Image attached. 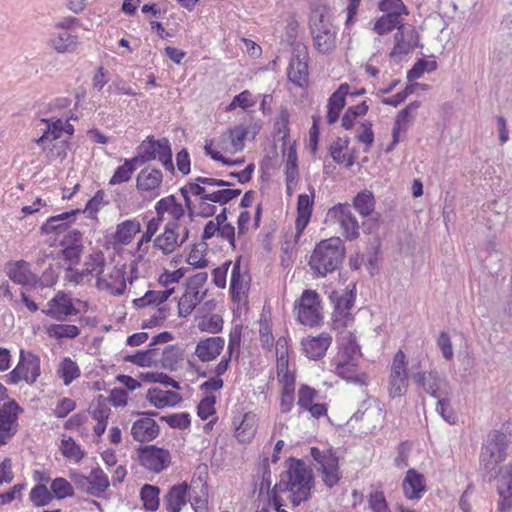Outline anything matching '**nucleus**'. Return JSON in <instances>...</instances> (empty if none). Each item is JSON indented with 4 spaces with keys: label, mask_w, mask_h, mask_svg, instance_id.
Here are the masks:
<instances>
[{
    "label": "nucleus",
    "mask_w": 512,
    "mask_h": 512,
    "mask_svg": "<svg viewBox=\"0 0 512 512\" xmlns=\"http://www.w3.org/2000/svg\"><path fill=\"white\" fill-rule=\"evenodd\" d=\"M314 486L312 470L302 460L290 459L288 469L281 473L280 481L275 484L279 492H290L294 506L310 498Z\"/></svg>",
    "instance_id": "f257e3e1"
},
{
    "label": "nucleus",
    "mask_w": 512,
    "mask_h": 512,
    "mask_svg": "<svg viewBox=\"0 0 512 512\" xmlns=\"http://www.w3.org/2000/svg\"><path fill=\"white\" fill-rule=\"evenodd\" d=\"M345 257V246L339 237H331L320 241L314 248L309 266L318 277L336 271Z\"/></svg>",
    "instance_id": "f03ea898"
},
{
    "label": "nucleus",
    "mask_w": 512,
    "mask_h": 512,
    "mask_svg": "<svg viewBox=\"0 0 512 512\" xmlns=\"http://www.w3.org/2000/svg\"><path fill=\"white\" fill-rule=\"evenodd\" d=\"M309 29L314 48L321 54H330L336 48V30L331 23L325 6L311 10Z\"/></svg>",
    "instance_id": "7ed1b4c3"
},
{
    "label": "nucleus",
    "mask_w": 512,
    "mask_h": 512,
    "mask_svg": "<svg viewBox=\"0 0 512 512\" xmlns=\"http://www.w3.org/2000/svg\"><path fill=\"white\" fill-rule=\"evenodd\" d=\"M508 439L504 432L491 431L486 438L480 452V470L484 476L491 479L493 471L507 456Z\"/></svg>",
    "instance_id": "20e7f679"
},
{
    "label": "nucleus",
    "mask_w": 512,
    "mask_h": 512,
    "mask_svg": "<svg viewBox=\"0 0 512 512\" xmlns=\"http://www.w3.org/2000/svg\"><path fill=\"white\" fill-rule=\"evenodd\" d=\"M360 358L359 348L353 344L346 346L338 355L335 373L343 380L356 385H366L367 375L360 372L358 362Z\"/></svg>",
    "instance_id": "39448f33"
},
{
    "label": "nucleus",
    "mask_w": 512,
    "mask_h": 512,
    "mask_svg": "<svg viewBox=\"0 0 512 512\" xmlns=\"http://www.w3.org/2000/svg\"><path fill=\"white\" fill-rule=\"evenodd\" d=\"M7 275L13 282L24 286L49 287L56 283L53 273L46 270L41 277H38L30 271L29 263L24 260L8 263Z\"/></svg>",
    "instance_id": "423d86ee"
},
{
    "label": "nucleus",
    "mask_w": 512,
    "mask_h": 512,
    "mask_svg": "<svg viewBox=\"0 0 512 512\" xmlns=\"http://www.w3.org/2000/svg\"><path fill=\"white\" fill-rule=\"evenodd\" d=\"M327 219L340 226L341 234L346 240L353 241L359 238L360 225L350 204L339 203L331 207L327 212Z\"/></svg>",
    "instance_id": "0eeeda50"
},
{
    "label": "nucleus",
    "mask_w": 512,
    "mask_h": 512,
    "mask_svg": "<svg viewBox=\"0 0 512 512\" xmlns=\"http://www.w3.org/2000/svg\"><path fill=\"white\" fill-rule=\"evenodd\" d=\"M408 371L406 355L398 350L393 358L388 381V392L392 398L403 397L408 390Z\"/></svg>",
    "instance_id": "6e6552de"
},
{
    "label": "nucleus",
    "mask_w": 512,
    "mask_h": 512,
    "mask_svg": "<svg viewBox=\"0 0 512 512\" xmlns=\"http://www.w3.org/2000/svg\"><path fill=\"white\" fill-rule=\"evenodd\" d=\"M298 320L306 326H317L322 321L320 296L314 290H304L300 299L296 302Z\"/></svg>",
    "instance_id": "1a4fd4ad"
},
{
    "label": "nucleus",
    "mask_w": 512,
    "mask_h": 512,
    "mask_svg": "<svg viewBox=\"0 0 512 512\" xmlns=\"http://www.w3.org/2000/svg\"><path fill=\"white\" fill-rule=\"evenodd\" d=\"M40 376V359L37 355L24 350L20 351L19 362L17 366L9 373L7 382L18 384L25 381L32 385Z\"/></svg>",
    "instance_id": "9d476101"
},
{
    "label": "nucleus",
    "mask_w": 512,
    "mask_h": 512,
    "mask_svg": "<svg viewBox=\"0 0 512 512\" xmlns=\"http://www.w3.org/2000/svg\"><path fill=\"white\" fill-rule=\"evenodd\" d=\"M411 378L420 389L435 399L451 396L449 382L437 371H416L411 373Z\"/></svg>",
    "instance_id": "9b49d317"
},
{
    "label": "nucleus",
    "mask_w": 512,
    "mask_h": 512,
    "mask_svg": "<svg viewBox=\"0 0 512 512\" xmlns=\"http://www.w3.org/2000/svg\"><path fill=\"white\" fill-rule=\"evenodd\" d=\"M292 57L288 66V79L299 87L308 81V49L302 42L292 43Z\"/></svg>",
    "instance_id": "f8f14e48"
},
{
    "label": "nucleus",
    "mask_w": 512,
    "mask_h": 512,
    "mask_svg": "<svg viewBox=\"0 0 512 512\" xmlns=\"http://www.w3.org/2000/svg\"><path fill=\"white\" fill-rule=\"evenodd\" d=\"M138 454L141 465L156 473L166 469L171 462L169 451L154 445L139 448Z\"/></svg>",
    "instance_id": "ddd939ff"
},
{
    "label": "nucleus",
    "mask_w": 512,
    "mask_h": 512,
    "mask_svg": "<svg viewBox=\"0 0 512 512\" xmlns=\"http://www.w3.org/2000/svg\"><path fill=\"white\" fill-rule=\"evenodd\" d=\"M495 478L499 495L497 510L508 512L512 508V466H502Z\"/></svg>",
    "instance_id": "4468645a"
},
{
    "label": "nucleus",
    "mask_w": 512,
    "mask_h": 512,
    "mask_svg": "<svg viewBox=\"0 0 512 512\" xmlns=\"http://www.w3.org/2000/svg\"><path fill=\"white\" fill-rule=\"evenodd\" d=\"M42 312L57 321H64L68 316L78 314L72 299L64 292H58L47 304Z\"/></svg>",
    "instance_id": "2eb2a0df"
},
{
    "label": "nucleus",
    "mask_w": 512,
    "mask_h": 512,
    "mask_svg": "<svg viewBox=\"0 0 512 512\" xmlns=\"http://www.w3.org/2000/svg\"><path fill=\"white\" fill-rule=\"evenodd\" d=\"M142 414L145 415V417L133 423L131 434L136 441H151L155 439L160 432L159 425L152 419V417L157 416L158 413L155 411H148Z\"/></svg>",
    "instance_id": "dca6fc26"
},
{
    "label": "nucleus",
    "mask_w": 512,
    "mask_h": 512,
    "mask_svg": "<svg viewBox=\"0 0 512 512\" xmlns=\"http://www.w3.org/2000/svg\"><path fill=\"white\" fill-rule=\"evenodd\" d=\"M96 287L112 295H122L126 290L124 272L122 269L112 267L108 273L104 272L98 277Z\"/></svg>",
    "instance_id": "f3484780"
},
{
    "label": "nucleus",
    "mask_w": 512,
    "mask_h": 512,
    "mask_svg": "<svg viewBox=\"0 0 512 512\" xmlns=\"http://www.w3.org/2000/svg\"><path fill=\"white\" fill-rule=\"evenodd\" d=\"M163 181V174L159 169L144 168L136 177V188L141 193H150L152 197L159 195L158 189Z\"/></svg>",
    "instance_id": "a211bd4d"
},
{
    "label": "nucleus",
    "mask_w": 512,
    "mask_h": 512,
    "mask_svg": "<svg viewBox=\"0 0 512 512\" xmlns=\"http://www.w3.org/2000/svg\"><path fill=\"white\" fill-rule=\"evenodd\" d=\"M225 340L220 336L200 339L195 348V355L202 362L216 359L224 349Z\"/></svg>",
    "instance_id": "6ab92c4d"
},
{
    "label": "nucleus",
    "mask_w": 512,
    "mask_h": 512,
    "mask_svg": "<svg viewBox=\"0 0 512 512\" xmlns=\"http://www.w3.org/2000/svg\"><path fill=\"white\" fill-rule=\"evenodd\" d=\"M314 197L315 191L312 186H310V195L308 194H300L297 200V218L295 221V227L297 231V237H299L306 226L308 225L313 205H314Z\"/></svg>",
    "instance_id": "aec40b11"
},
{
    "label": "nucleus",
    "mask_w": 512,
    "mask_h": 512,
    "mask_svg": "<svg viewBox=\"0 0 512 512\" xmlns=\"http://www.w3.org/2000/svg\"><path fill=\"white\" fill-rule=\"evenodd\" d=\"M394 38L396 43L391 51L392 57L402 54L406 55L413 51L418 44V36L410 26L405 27L404 25H401L394 35Z\"/></svg>",
    "instance_id": "412c9836"
},
{
    "label": "nucleus",
    "mask_w": 512,
    "mask_h": 512,
    "mask_svg": "<svg viewBox=\"0 0 512 512\" xmlns=\"http://www.w3.org/2000/svg\"><path fill=\"white\" fill-rule=\"evenodd\" d=\"M332 338L328 333H321L320 335L312 338L303 339L301 344L303 352L309 359L317 360L322 358L329 346L331 345Z\"/></svg>",
    "instance_id": "4be33fe9"
},
{
    "label": "nucleus",
    "mask_w": 512,
    "mask_h": 512,
    "mask_svg": "<svg viewBox=\"0 0 512 512\" xmlns=\"http://www.w3.org/2000/svg\"><path fill=\"white\" fill-rule=\"evenodd\" d=\"M250 277L241 273V260L238 258L232 268L230 292L233 300L241 301L249 289Z\"/></svg>",
    "instance_id": "5701e85b"
},
{
    "label": "nucleus",
    "mask_w": 512,
    "mask_h": 512,
    "mask_svg": "<svg viewBox=\"0 0 512 512\" xmlns=\"http://www.w3.org/2000/svg\"><path fill=\"white\" fill-rule=\"evenodd\" d=\"M189 485L183 482L172 486L164 496V506L168 512H180L187 502V492Z\"/></svg>",
    "instance_id": "b1692460"
},
{
    "label": "nucleus",
    "mask_w": 512,
    "mask_h": 512,
    "mask_svg": "<svg viewBox=\"0 0 512 512\" xmlns=\"http://www.w3.org/2000/svg\"><path fill=\"white\" fill-rule=\"evenodd\" d=\"M404 495L408 499H419L425 491L424 477L415 469H409L402 483Z\"/></svg>",
    "instance_id": "393cba45"
},
{
    "label": "nucleus",
    "mask_w": 512,
    "mask_h": 512,
    "mask_svg": "<svg viewBox=\"0 0 512 512\" xmlns=\"http://www.w3.org/2000/svg\"><path fill=\"white\" fill-rule=\"evenodd\" d=\"M146 398L152 405L159 409L167 406H175L182 400L180 394L174 391H164L159 388H150Z\"/></svg>",
    "instance_id": "a878e982"
},
{
    "label": "nucleus",
    "mask_w": 512,
    "mask_h": 512,
    "mask_svg": "<svg viewBox=\"0 0 512 512\" xmlns=\"http://www.w3.org/2000/svg\"><path fill=\"white\" fill-rule=\"evenodd\" d=\"M207 290L198 291L186 288L184 294L178 301V315L179 317L186 318L196 308L204 297L206 296Z\"/></svg>",
    "instance_id": "bb28decb"
},
{
    "label": "nucleus",
    "mask_w": 512,
    "mask_h": 512,
    "mask_svg": "<svg viewBox=\"0 0 512 512\" xmlns=\"http://www.w3.org/2000/svg\"><path fill=\"white\" fill-rule=\"evenodd\" d=\"M153 246L164 255L173 253L179 247L177 232L170 226V221L165 225L164 232L154 239Z\"/></svg>",
    "instance_id": "cd10ccee"
},
{
    "label": "nucleus",
    "mask_w": 512,
    "mask_h": 512,
    "mask_svg": "<svg viewBox=\"0 0 512 512\" xmlns=\"http://www.w3.org/2000/svg\"><path fill=\"white\" fill-rule=\"evenodd\" d=\"M165 146H170L167 138H162L159 140H155L152 136H148L147 139L141 144L140 148L143 150L141 155H137L136 157L140 158V163H145L146 161H151L156 158H160L162 148Z\"/></svg>",
    "instance_id": "c85d7f7f"
},
{
    "label": "nucleus",
    "mask_w": 512,
    "mask_h": 512,
    "mask_svg": "<svg viewBox=\"0 0 512 512\" xmlns=\"http://www.w3.org/2000/svg\"><path fill=\"white\" fill-rule=\"evenodd\" d=\"M49 43L58 53H68L76 49L78 45V37L76 35H72L68 31H63L52 34Z\"/></svg>",
    "instance_id": "c756f323"
},
{
    "label": "nucleus",
    "mask_w": 512,
    "mask_h": 512,
    "mask_svg": "<svg viewBox=\"0 0 512 512\" xmlns=\"http://www.w3.org/2000/svg\"><path fill=\"white\" fill-rule=\"evenodd\" d=\"M19 411L20 407L14 400L0 406V432H12Z\"/></svg>",
    "instance_id": "7c9ffc66"
},
{
    "label": "nucleus",
    "mask_w": 512,
    "mask_h": 512,
    "mask_svg": "<svg viewBox=\"0 0 512 512\" xmlns=\"http://www.w3.org/2000/svg\"><path fill=\"white\" fill-rule=\"evenodd\" d=\"M78 212H79V210L76 209V210L64 212L62 214L50 217L46 221V223H44L41 226V232L43 234H50V233L61 234L63 232H66L69 229V227H68V224L64 221L73 217Z\"/></svg>",
    "instance_id": "2f4dec72"
},
{
    "label": "nucleus",
    "mask_w": 512,
    "mask_h": 512,
    "mask_svg": "<svg viewBox=\"0 0 512 512\" xmlns=\"http://www.w3.org/2000/svg\"><path fill=\"white\" fill-rule=\"evenodd\" d=\"M140 230L141 224L138 220H125L117 225L114 239L117 243L127 245Z\"/></svg>",
    "instance_id": "473e14b6"
},
{
    "label": "nucleus",
    "mask_w": 512,
    "mask_h": 512,
    "mask_svg": "<svg viewBox=\"0 0 512 512\" xmlns=\"http://www.w3.org/2000/svg\"><path fill=\"white\" fill-rule=\"evenodd\" d=\"M353 206L362 217H372L375 210V198L371 191L363 190L353 199Z\"/></svg>",
    "instance_id": "72a5a7b5"
},
{
    "label": "nucleus",
    "mask_w": 512,
    "mask_h": 512,
    "mask_svg": "<svg viewBox=\"0 0 512 512\" xmlns=\"http://www.w3.org/2000/svg\"><path fill=\"white\" fill-rule=\"evenodd\" d=\"M41 122L47 125L43 134L35 140L37 145H44L47 141L58 140L64 132V123L61 119H42Z\"/></svg>",
    "instance_id": "f704fd0d"
},
{
    "label": "nucleus",
    "mask_w": 512,
    "mask_h": 512,
    "mask_svg": "<svg viewBox=\"0 0 512 512\" xmlns=\"http://www.w3.org/2000/svg\"><path fill=\"white\" fill-rule=\"evenodd\" d=\"M241 194L240 189H221V190H212L210 188L205 187V192L202 194V199L209 200L212 203H218L220 205H225L237 198Z\"/></svg>",
    "instance_id": "c9c22d12"
},
{
    "label": "nucleus",
    "mask_w": 512,
    "mask_h": 512,
    "mask_svg": "<svg viewBox=\"0 0 512 512\" xmlns=\"http://www.w3.org/2000/svg\"><path fill=\"white\" fill-rule=\"evenodd\" d=\"M39 146L46 153V157L50 161L56 159L63 160L66 158L69 150L68 141L62 139L47 141L44 145Z\"/></svg>",
    "instance_id": "e433bc0d"
},
{
    "label": "nucleus",
    "mask_w": 512,
    "mask_h": 512,
    "mask_svg": "<svg viewBox=\"0 0 512 512\" xmlns=\"http://www.w3.org/2000/svg\"><path fill=\"white\" fill-rule=\"evenodd\" d=\"M173 293L174 288H167L163 291L149 290L143 297L135 299L134 304L137 307L160 305L164 303Z\"/></svg>",
    "instance_id": "4c0bfd02"
},
{
    "label": "nucleus",
    "mask_w": 512,
    "mask_h": 512,
    "mask_svg": "<svg viewBox=\"0 0 512 512\" xmlns=\"http://www.w3.org/2000/svg\"><path fill=\"white\" fill-rule=\"evenodd\" d=\"M205 192V187L198 185V183L188 182L180 188V193L184 198L185 207L188 210L189 216L192 218L195 213V205L192 202L191 196L202 199V194Z\"/></svg>",
    "instance_id": "58836bf2"
},
{
    "label": "nucleus",
    "mask_w": 512,
    "mask_h": 512,
    "mask_svg": "<svg viewBox=\"0 0 512 512\" xmlns=\"http://www.w3.org/2000/svg\"><path fill=\"white\" fill-rule=\"evenodd\" d=\"M140 158L141 157L135 156L131 159H126L124 164L116 169L109 183L111 185H116L129 181L133 172L136 170V164L140 163Z\"/></svg>",
    "instance_id": "ea45409f"
},
{
    "label": "nucleus",
    "mask_w": 512,
    "mask_h": 512,
    "mask_svg": "<svg viewBox=\"0 0 512 512\" xmlns=\"http://www.w3.org/2000/svg\"><path fill=\"white\" fill-rule=\"evenodd\" d=\"M182 359L183 350L177 345H169L162 353L161 365L167 370L174 371L178 369Z\"/></svg>",
    "instance_id": "a19ab883"
},
{
    "label": "nucleus",
    "mask_w": 512,
    "mask_h": 512,
    "mask_svg": "<svg viewBox=\"0 0 512 512\" xmlns=\"http://www.w3.org/2000/svg\"><path fill=\"white\" fill-rule=\"evenodd\" d=\"M256 432L254 416L244 414L240 423L236 426L235 436L243 443L249 442Z\"/></svg>",
    "instance_id": "79ce46f5"
},
{
    "label": "nucleus",
    "mask_w": 512,
    "mask_h": 512,
    "mask_svg": "<svg viewBox=\"0 0 512 512\" xmlns=\"http://www.w3.org/2000/svg\"><path fill=\"white\" fill-rule=\"evenodd\" d=\"M160 488L154 485L145 484L141 488L140 497L146 510L156 511L160 504Z\"/></svg>",
    "instance_id": "37998d69"
},
{
    "label": "nucleus",
    "mask_w": 512,
    "mask_h": 512,
    "mask_svg": "<svg viewBox=\"0 0 512 512\" xmlns=\"http://www.w3.org/2000/svg\"><path fill=\"white\" fill-rule=\"evenodd\" d=\"M223 318L218 314L202 315L199 317L197 327L202 332L217 334L223 329Z\"/></svg>",
    "instance_id": "c03bdc74"
},
{
    "label": "nucleus",
    "mask_w": 512,
    "mask_h": 512,
    "mask_svg": "<svg viewBox=\"0 0 512 512\" xmlns=\"http://www.w3.org/2000/svg\"><path fill=\"white\" fill-rule=\"evenodd\" d=\"M401 16L394 13H385L381 18H379L375 25L374 30L379 34L383 35L390 32L394 28H399L401 26Z\"/></svg>",
    "instance_id": "a18cd8bd"
},
{
    "label": "nucleus",
    "mask_w": 512,
    "mask_h": 512,
    "mask_svg": "<svg viewBox=\"0 0 512 512\" xmlns=\"http://www.w3.org/2000/svg\"><path fill=\"white\" fill-rule=\"evenodd\" d=\"M156 349H148L145 351H138L132 355H126L124 357L125 362L133 363L140 367H150L157 361L155 358Z\"/></svg>",
    "instance_id": "49530a36"
},
{
    "label": "nucleus",
    "mask_w": 512,
    "mask_h": 512,
    "mask_svg": "<svg viewBox=\"0 0 512 512\" xmlns=\"http://www.w3.org/2000/svg\"><path fill=\"white\" fill-rule=\"evenodd\" d=\"M368 109L369 107L366 101H363L358 105L349 107L341 119L342 127L345 128L346 130L351 129L354 125V120L359 116L365 115L368 112Z\"/></svg>",
    "instance_id": "de8ad7c7"
},
{
    "label": "nucleus",
    "mask_w": 512,
    "mask_h": 512,
    "mask_svg": "<svg viewBox=\"0 0 512 512\" xmlns=\"http://www.w3.org/2000/svg\"><path fill=\"white\" fill-rule=\"evenodd\" d=\"M58 373L63 379L64 384L69 385L73 380L79 377L80 370L78 365L67 357L60 363Z\"/></svg>",
    "instance_id": "09e8293b"
},
{
    "label": "nucleus",
    "mask_w": 512,
    "mask_h": 512,
    "mask_svg": "<svg viewBox=\"0 0 512 512\" xmlns=\"http://www.w3.org/2000/svg\"><path fill=\"white\" fill-rule=\"evenodd\" d=\"M50 336L57 339L62 338H76L80 334V330L77 326L71 324H52L48 328Z\"/></svg>",
    "instance_id": "8fccbe9b"
},
{
    "label": "nucleus",
    "mask_w": 512,
    "mask_h": 512,
    "mask_svg": "<svg viewBox=\"0 0 512 512\" xmlns=\"http://www.w3.org/2000/svg\"><path fill=\"white\" fill-rule=\"evenodd\" d=\"M52 499V493L44 484H37L30 492V500L37 507L48 505Z\"/></svg>",
    "instance_id": "3c124183"
},
{
    "label": "nucleus",
    "mask_w": 512,
    "mask_h": 512,
    "mask_svg": "<svg viewBox=\"0 0 512 512\" xmlns=\"http://www.w3.org/2000/svg\"><path fill=\"white\" fill-rule=\"evenodd\" d=\"M60 450L64 457L76 462H79L84 457V452L71 437L62 439Z\"/></svg>",
    "instance_id": "603ef678"
},
{
    "label": "nucleus",
    "mask_w": 512,
    "mask_h": 512,
    "mask_svg": "<svg viewBox=\"0 0 512 512\" xmlns=\"http://www.w3.org/2000/svg\"><path fill=\"white\" fill-rule=\"evenodd\" d=\"M321 470L322 480L327 487L332 488L339 482L340 477L337 473L338 459H330V462L323 466Z\"/></svg>",
    "instance_id": "864d4df0"
},
{
    "label": "nucleus",
    "mask_w": 512,
    "mask_h": 512,
    "mask_svg": "<svg viewBox=\"0 0 512 512\" xmlns=\"http://www.w3.org/2000/svg\"><path fill=\"white\" fill-rule=\"evenodd\" d=\"M91 481V489L93 494L96 492H103L109 487V480L107 475L100 468H95L89 475Z\"/></svg>",
    "instance_id": "5fc2aeb1"
},
{
    "label": "nucleus",
    "mask_w": 512,
    "mask_h": 512,
    "mask_svg": "<svg viewBox=\"0 0 512 512\" xmlns=\"http://www.w3.org/2000/svg\"><path fill=\"white\" fill-rule=\"evenodd\" d=\"M86 265V272L88 274H95L97 278L102 275L105 272V257L103 252L98 251L94 254H91Z\"/></svg>",
    "instance_id": "6e6d98bb"
},
{
    "label": "nucleus",
    "mask_w": 512,
    "mask_h": 512,
    "mask_svg": "<svg viewBox=\"0 0 512 512\" xmlns=\"http://www.w3.org/2000/svg\"><path fill=\"white\" fill-rule=\"evenodd\" d=\"M355 296L352 291H346L341 296L337 297L335 302V312L342 317H346L349 314L350 309L354 305Z\"/></svg>",
    "instance_id": "4d7b16f0"
},
{
    "label": "nucleus",
    "mask_w": 512,
    "mask_h": 512,
    "mask_svg": "<svg viewBox=\"0 0 512 512\" xmlns=\"http://www.w3.org/2000/svg\"><path fill=\"white\" fill-rule=\"evenodd\" d=\"M435 61H426L424 59H419L414 66L408 71L407 79L409 81H413L422 76L425 71H433L436 69Z\"/></svg>",
    "instance_id": "13d9d810"
},
{
    "label": "nucleus",
    "mask_w": 512,
    "mask_h": 512,
    "mask_svg": "<svg viewBox=\"0 0 512 512\" xmlns=\"http://www.w3.org/2000/svg\"><path fill=\"white\" fill-rule=\"evenodd\" d=\"M161 421H165L171 428L184 430L190 426V416L188 413H177L160 417Z\"/></svg>",
    "instance_id": "bf43d9fd"
},
{
    "label": "nucleus",
    "mask_w": 512,
    "mask_h": 512,
    "mask_svg": "<svg viewBox=\"0 0 512 512\" xmlns=\"http://www.w3.org/2000/svg\"><path fill=\"white\" fill-rule=\"evenodd\" d=\"M228 136V139L231 141V145L234 149V151H241L244 147V139L247 135V129L238 126L233 129H229L226 133Z\"/></svg>",
    "instance_id": "052dcab7"
},
{
    "label": "nucleus",
    "mask_w": 512,
    "mask_h": 512,
    "mask_svg": "<svg viewBox=\"0 0 512 512\" xmlns=\"http://www.w3.org/2000/svg\"><path fill=\"white\" fill-rule=\"evenodd\" d=\"M51 491L58 499L73 495L72 485L64 478H56L51 483Z\"/></svg>",
    "instance_id": "680f3d73"
},
{
    "label": "nucleus",
    "mask_w": 512,
    "mask_h": 512,
    "mask_svg": "<svg viewBox=\"0 0 512 512\" xmlns=\"http://www.w3.org/2000/svg\"><path fill=\"white\" fill-rule=\"evenodd\" d=\"M350 86L347 83L341 84L338 89L330 96L328 106L336 109H343L345 106V98L349 94Z\"/></svg>",
    "instance_id": "e2e57ef3"
},
{
    "label": "nucleus",
    "mask_w": 512,
    "mask_h": 512,
    "mask_svg": "<svg viewBox=\"0 0 512 512\" xmlns=\"http://www.w3.org/2000/svg\"><path fill=\"white\" fill-rule=\"evenodd\" d=\"M368 503L374 512H390L383 491L371 492Z\"/></svg>",
    "instance_id": "0e129e2a"
},
{
    "label": "nucleus",
    "mask_w": 512,
    "mask_h": 512,
    "mask_svg": "<svg viewBox=\"0 0 512 512\" xmlns=\"http://www.w3.org/2000/svg\"><path fill=\"white\" fill-rule=\"evenodd\" d=\"M289 118L290 114L287 108L282 107L279 116L275 122V129L277 134L282 136V139L285 140L289 136Z\"/></svg>",
    "instance_id": "69168bd1"
},
{
    "label": "nucleus",
    "mask_w": 512,
    "mask_h": 512,
    "mask_svg": "<svg viewBox=\"0 0 512 512\" xmlns=\"http://www.w3.org/2000/svg\"><path fill=\"white\" fill-rule=\"evenodd\" d=\"M215 402L216 397L214 395L204 397L197 407L198 416L203 420L208 419L215 412Z\"/></svg>",
    "instance_id": "338daca9"
},
{
    "label": "nucleus",
    "mask_w": 512,
    "mask_h": 512,
    "mask_svg": "<svg viewBox=\"0 0 512 512\" xmlns=\"http://www.w3.org/2000/svg\"><path fill=\"white\" fill-rule=\"evenodd\" d=\"M379 8L384 13H394L400 16L407 14V9L402 0H382Z\"/></svg>",
    "instance_id": "774afa93"
}]
</instances>
